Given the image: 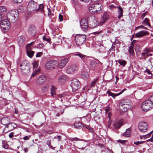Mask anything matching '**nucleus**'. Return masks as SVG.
<instances>
[{
	"label": "nucleus",
	"mask_w": 153,
	"mask_h": 153,
	"mask_svg": "<svg viewBox=\"0 0 153 153\" xmlns=\"http://www.w3.org/2000/svg\"><path fill=\"white\" fill-rule=\"evenodd\" d=\"M39 71L38 69L37 71H36V69H35L34 72L32 74L31 76V78L34 77L38 73Z\"/></svg>",
	"instance_id": "obj_47"
},
{
	"label": "nucleus",
	"mask_w": 153,
	"mask_h": 153,
	"mask_svg": "<svg viewBox=\"0 0 153 153\" xmlns=\"http://www.w3.org/2000/svg\"><path fill=\"white\" fill-rule=\"evenodd\" d=\"M126 140H118V142H120V143H124L125 142H126Z\"/></svg>",
	"instance_id": "obj_59"
},
{
	"label": "nucleus",
	"mask_w": 153,
	"mask_h": 153,
	"mask_svg": "<svg viewBox=\"0 0 153 153\" xmlns=\"http://www.w3.org/2000/svg\"><path fill=\"white\" fill-rule=\"evenodd\" d=\"M123 135L126 137H129L130 135V129L129 128L126 129V131L124 133Z\"/></svg>",
	"instance_id": "obj_34"
},
{
	"label": "nucleus",
	"mask_w": 153,
	"mask_h": 153,
	"mask_svg": "<svg viewBox=\"0 0 153 153\" xmlns=\"http://www.w3.org/2000/svg\"><path fill=\"white\" fill-rule=\"evenodd\" d=\"M42 39L43 40L46 41L48 42H49L50 41V39L47 38L45 36L43 37Z\"/></svg>",
	"instance_id": "obj_50"
},
{
	"label": "nucleus",
	"mask_w": 153,
	"mask_h": 153,
	"mask_svg": "<svg viewBox=\"0 0 153 153\" xmlns=\"http://www.w3.org/2000/svg\"><path fill=\"white\" fill-rule=\"evenodd\" d=\"M46 80V77L44 75H41L38 78L36 82L37 84L41 85Z\"/></svg>",
	"instance_id": "obj_17"
},
{
	"label": "nucleus",
	"mask_w": 153,
	"mask_h": 153,
	"mask_svg": "<svg viewBox=\"0 0 153 153\" xmlns=\"http://www.w3.org/2000/svg\"><path fill=\"white\" fill-rule=\"evenodd\" d=\"M126 90V89H123L122 91H121V92L118 93V94H114V93H113V94H112V95H111V97L114 99L115 97L117 96H119V95H120V94H122L124 91H125Z\"/></svg>",
	"instance_id": "obj_37"
},
{
	"label": "nucleus",
	"mask_w": 153,
	"mask_h": 153,
	"mask_svg": "<svg viewBox=\"0 0 153 153\" xmlns=\"http://www.w3.org/2000/svg\"><path fill=\"white\" fill-rule=\"evenodd\" d=\"M94 4H92L90 5L89 7V10L91 13H95L94 11Z\"/></svg>",
	"instance_id": "obj_36"
},
{
	"label": "nucleus",
	"mask_w": 153,
	"mask_h": 153,
	"mask_svg": "<svg viewBox=\"0 0 153 153\" xmlns=\"http://www.w3.org/2000/svg\"><path fill=\"white\" fill-rule=\"evenodd\" d=\"M6 11V8L4 6H0V12H5Z\"/></svg>",
	"instance_id": "obj_41"
},
{
	"label": "nucleus",
	"mask_w": 153,
	"mask_h": 153,
	"mask_svg": "<svg viewBox=\"0 0 153 153\" xmlns=\"http://www.w3.org/2000/svg\"><path fill=\"white\" fill-rule=\"evenodd\" d=\"M71 86L72 88V91H75L80 88V85L79 81L77 79H75L71 81Z\"/></svg>",
	"instance_id": "obj_10"
},
{
	"label": "nucleus",
	"mask_w": 153,
	"mask_h": 153,
	"mask_svg": "<svg viewBox=\"0 0 153 153\" xmlns=\"http://www.w3.org/2000/svg\"><path fill=\"white\" fill-rule=\"evenodd\" d=\"M70 140L71 142H74V143H75V142H74V141H78L80 140L84 141H85V140L84 139H81L76 137L74 138H71Z\"/></svg>",
	"instance_id": "obj_35"
},
{
	"label": "nucleus",
	"mask_w": 153,
	"mask_h": 153,
	"mask_svg": "<svg viewBox=\"0 0 153 153\" xmlns=\"http://www.w3.org/2000/svg\"><path fill=\"white\" fill-rule=\"evenodd\" d=\"M131 102L130 101L127 99H123L121 100L119 104V108L121 110H122L123 107L124 109V111L126 110L127 109V107L126 105H129Z\"/></svg>",
	"instance_id": "obj_12"
},
{
	"label": "nucleus",
	"mask_w": 153,
	"mask_h": 153,
	"mask_svg": "<svg viewBox=\"0 0 153 153\" xmlns=\"http://www.w3.org/2000/svg\"><path fill=\"white\" fill-rule=\"evenodd\" d=\"M56 88L55 86L53 85L51 86L50 88L51 94L53 97H56Z\"/></svg>",
	"instance_id": "obj_24"
},
{
	"label": "nucleus",
	"mask_w": 153,
	"mask_h": 153,
	"mask_svg": "<svg viewBox=\"0 0 153 153\" xmlns=\"http://www.w3.org/2000/svg\"><path fill=\"white\" fill-rule=\"evenodd\" d=\"M38 6H39V7L38 9H36V11H39L42 13L44 12L43 8L44 6L43 4H41L40 5H38Z\"/></svg>",
	"instance_id": "obj_28"
},
{
	"label": "nucleus",
	"mask_w": 153,
	"mask_h": 153,
	"mask_svg": "<svg viewBox=\"0 0 153 153\" xmlns=\"http://www.w3.org/2000/svg\"><path fill=\"white\" fill-rule=\"evenodd\" d=\"M87 64L88 65L89 68L94 70L100 67L102 63L98 59L88 57L86 59Z\"/></svg>",
	"instance_id": "obj_1"
},
{
	"label": "nucleus",
	"mask_w": 153,
	"mask_h": 153,
	"mask_svg": "<svg viewBox=\"0 0 153 153\" xmlns=\"http://www.w3.org/2000/svg\"><path fill=\"white\" fill-rule=\"evenodd\" d=\"M30 137V136H26L23 137V139L25 140H27L29 139Z\"/></svg>",
	"instance_id": "obj_55"
},
{
	"label": "nucleus",
	"mask_w": 153,
	"mask_h": 153,
	"mask_svg": "<svg viewBox=\"0 0 153 153\" xmlns=\"http://www.w3.org/2000/svg\"><path fill=\"white\" fill-rule=\"evenodd\" d=\"M59 19L60 21H62L63 19V16L61 14H60L59 15Z\"/></svg>",
	"instance_id": "obj_56"
},
{
	"label": "nucleus",
	"mask_w": 153,
	"mask_h": 153,
	"mask_svg": "<svg viewBox=\"0 0 153 153\" xmlns=\"http://www.w3.org/2000/svg\"><path fill=\"white\" fill-rule=\"evenodd\" d=\"M98 79L96 78L94 79L91 83L90 87H94L96 83L98 82Z\"/></svg>",
	"instance_id": "obj_32"
},
{
	"label": "nucleus",
	"mask_w": 153,
	"mask_h": 153,
	"mask_svg": "<svg viewBox=\"0 0 153 153\" xmlns=\"http://www.w3.org/2000/svg\"><path fill=\"white\" fill-rule=\"evenodd\" d=\"M28 33L30 34H34L36 32V29L33 25H30L29 26L28 30Z\"/></svg>",
	"instance_id": "obj_18"
},
{
	"label": "nucleus",
	"mask_w": 153,
	"mask_h": 153,
	"mask_svg": "<svg viewBox=\"0 0 153 153\" xmlns=\"http://www.w3.org/2000/svg\"><path fill=\"white\" fill-rule=\"evenodd\" d=\"M10 23L9 20L5 19L4 16L0 14V27L4 32L7 31L10 28Z\"/></svg>",
	"instance_id": "obj_2"
},
{
	"label": "nucleus",
	"mask_w": 153,
	"mask_h": 153,
	"mask_svg": "<svg viewBox=\"0 0 153 153\" xmlns=\"http://www.w3.org/2000/svg\"><path fill=\"white\" fill-rule=\"evenodd\" d=\"M68 79L67 76L65 75H62L59 76L58 81L60 83H63L66 81Z\"/></svg>",
	"instance_id": "obj_20"
},
{
	"label": "nucleus",
	"mask_w": 153,
	"mask_h": 153,
	"mask_svg": "<svg viewBox=\"0 0 153 153\" xmlns=\"http://www.w3.org/2000/svg\"><path fill=\"white\" fill-rule=\"evenodd\" d=\"M49 88V85H46L42 88V91L43 92L45 93L48 90Z\"/></svg>",
	"instance_id": "obj_33"
},
{
	"label": "nucleus",
	"mask_w": 153,
	"mask_h": 153,
	"mask_svg": "<svg viewBox=\"0 0 153 153\" xmlns=\"http://www.w3.org/2000/svg\"><path fill=\"white\" fill-rule=\"evenodd\" d=\"M144 142V141H137L134 142V143L136 145H138L140 144H142Z\"/></svg>",
	"instance_id": "obj_49"
},
{
	"label": "nucleus",
	"mask_w": 153,
	"mask_h": 153,
	"mask_svg": "<svg viewBox=\"0 0 153 153\" xmlns=\"http://www.w3.org/2000/svg\"><path fill=\"white\" fill-rule=\"evenodd\" d=\"M68 62V59L67 58H65L62 59L59 62H57L56 66L59 68H62L65 66Z\"/></svg>",
	"instance_id": "obj_14"
},
{
	"label": "nucleus",
	"mask_w": 153,
	"mask_h": 153,
	"mask_svg": "<svg viewBox=\"0 0 153 153\" xmlns=\"http://www.w3.org/2000/svg\"><path fill=\"white\" fill-rule=\"evenodd\" d=\"M109 18V15L107 12L104 13L100 23V25H102L104 24Z\"/></svg>",
	"instance_id": "obj_16"
},
{
	"label": "nucleus",
	"mask_w": 153,
	"mask_h": 153,
	"mask_svg": "<svg viewBox=\"0 0 153 153\" xmlns=\"http://www.w3.org/2000/svg\"><path fill=\"white\" fill-rule=\"evenodd\" d=\"M34 52L31 50L29 51V52L27 51V55L30 58H32L33 56Z\"/></svg>",
	"instance_id": "obj_38"
},
{
	"label": "nucleus",
	"mask_w": 153,
	"mask_h": 153,
	"mask_svg": "<svg viewBox=\"0 0 153 153\" xmlns=\"http://www.w3.org/2000/svg\"><path fill=\"white\" fill-rule=\"evenodd\" d=\"M80 27L83 31H86L89 29V26L85 19H82L80 21Z\"/></svg>",
	"instance_id": "obj_11"
},
{
	"label": "nucleus",
	"mask_w": 153,
	"mask_h": 153,
	"mask_svg": "<svg viewBox=\"0 0 153 153\" xmlns=\"http://www.w3.org/2000/svg\"><path fill=\"white\" fill-rule=\"evenodd\" d=\"M26 51H28V52H29V51L31 50L30 44H28L26 46Z\"/></svg>",
	"instance_id": "obj_46"
},
{
	"label": "nucleus",
	"mask_w": 153,
	"mask_h": 153,
	"mask_svg": "<svg viewBox=\"0 0 153 153\" xmlns=\"http://www.w3.org/2000/svg\"><path fill=\"white\" fill-rule=\"evenodd\" d=\"M21 72L24 74H27L30 71L29 64L26 61H22L20 65Z\"/></svg>",
	"instance_id": "obj_5"
},
{
	"label": "nucleus",
	"mask_w": 153,
	"mask_h": 153,
	"mask_svg": "<svg viewBox=\"0 0 153 153\" xmlns=\"http://www.w3.org/2000/svg\"><path fill=\"white\" fill-rule=\"evenodd\" d=\"M3 147L4 149H6L8 148V145L6 143H4L3 145Z\"/></svg>",
	"instance_id": "obj_57"
},
{
	"label": "nucleus",
	"mask_w": 153,
	"mask_h": 153,
	"mask_svg": "<svg viewBox=\"0 0 153 153\" xmlns=\"http://www.w3.org/2000/svg\"><path fill=\"white\" fill-rule=\"evenodd\" d=\"M54 139H58V140L59 141H61V136L57 135L54 138Z\"/></svg>",
	"instance_id": "obj_48"
},
{
	"label": "nucleus",
	"mask_w": 153,
	"mask_h": 153,
	"mask_svg": "<svg viewBox=\"0 0 153 153\" xmlns=\"http://www.w3.org/2000/svg\"><path fill=\"white\" fill-rule=\"evenodd\" d=\"M47 143L49 147H51L52 148H53V147L51 145V141L50 140L47 141Z\"/></svg>",
	"instance_id": "obj_52"
},
{
	"label": "nucleus",
	"mask_w": 153,
	"mask_h": 153,
	"mask_svg": "<svg viewBox=\"0 0 153 153\" xmlns=\"http://www.w3.org/2000/svg\"><path fill=\"white\" fill-rule=\"evenodd\" d=\"M109 8L111 9H112L113 8L115 7V6L111 4L109 6Z\"/></svg>",
	"instance_id": "obj_61"
},
{
	"label": "nucleus",
	"mask_w": 153,
	"mask_h": 153,
	"mask_svg": "<svg viewBox=\"0 0 153 153\" xmlns=\"http://www.w3.org/2000/svg\"><path fill=\"white\" fill-rule=\"evenodd\" d=\"M118 62L121 65H122L123 66H124L126 63V62L124 60H123V61L121 60H118Z\"/></svg>",
	"instance_id": "obj_40"
},
{
	"label": "nucleus",
	"mask_w": 153,
	"mask_h": 153,
	"mask_svg": "<svg viewBox=\"0 0 153 153\" xmlns=\"http://www.w3.org/2000/svg\"><path fill=\"white\" fill-rule=\"evenodd\" d=\"M118 18L120 19L121 17L123 16V9L120 6L118 7Z\"/></svg>",
	"instance_id": "obj_25"
},
{
	"label": "nucleus",
	"mask_w": 153,
	"mask_h": 153,
	"mask_svg": "<svg viewBox=\"0 0 153 153\" xmlns=\"http://www.w3.org/2000/svg\"><path fill=\"white\" fill-rule=\"evenodd\" d=\"M9 118L7 117H4L2 118L1 120V124L4 125L6 126V127L8 128L10 126H13V128H16L17 125L14 123H10Z\"/></svg>",
	"instance_id": "obj_9"
},
{
	"label": "nucleus",
	"mask_w": 153,
	"mask_h": 153,
	"mask_svg": "<svg viewBox=\"0 0 153 153\" xmlns=\"http://www.w3.org/2000/svg\"><path fill=\"white\" fill-rule=\"evenodd\" d=\"M12 2L15 4H19L22 3L23 0H12Z\"/></svg>",
	"instance_id": "obj_44"
},
{
	"label": "nucleus",
	"mask_w": 153,
	"mask_h": 153,
	"mask_svg": "<svg viewBox=\"0 0 153 153\" xmlns=\"http://www.w3.org/2000/svg\"><path fill=\"white\" fill-rule=\"evenodd\" d=\"M66 96L65 93H63L62 94H59L57 95L58 100L62 101H63V99L65 98Z\"/></svg>",
	"instance_id": "obj_29"
},
{
	"label": "nucleus",
	"mask_w": 153,
	"mask_h": 153,
	"mask_svg": "<svg viewBox=\"0 0 153 153\" xmlns=\"http://www.w3.org/2000/svg\"><path fill=\"white\" fill-rule=\"evenodd\" d=\"M75 128L78 129H80L82 127V125L81 123L79 122H76L74 125Z\"/></svg>",
	"instance_id": "obj_31"
},
{
	"label": "nucleus",
	"mask_w": 153,
	"mask_h": 153,
	"mask_svg": "<svg viewBox=\"0 0 153 153\" xmlns=\"http://www.w3.org/2000/svg\"><path fill=\"white\" fill-rule=\"evenodd\" d=\"M57 61L56 60H49L48 61L45 65V68L47 70H51L55 68L57 65Z\"/></svg>",
	"instance_id": "obj_7"
},
{
	"label": "nucleus",
	"mask_w": 153,
	"mask_h": 153,
	"mask_svg": "<svg viewBox=\"0 0 153 153\" xmlns=\"http://www.w3.org/2000/svg\"><path fill=\"white\" fill-rule=\"evenodd\" d=\"M84 127L88 129H90V127L89 126L86 125Z\"/></svg>",
	"instance_id": "obj_64"
},
{
	"label": "nucleus",
	"mask_w": 153,
	"mask_h": 153,
	"mask_svg": "<svg viewBox=\"0 0 153 153\" xmlns=\"http://www.w3.org/2000/svg\"><path fill=\"white\" fill-rule=\"evenodd\" d=\"M94 4L95 8L94 11H95V13L100 10L102 7V5L100 4L96 3Z\"/></svg>",
	"instance_id": "obj_22"
},
{
	"label": "nucleus",
	"mask_w": 153,
	"mask_h": 153,
	"mask_svg": "<svg viewBox=\"0 0 153 153\" xmlns=\"http://www.w3.org/2000/svg\"><path fill=\"white\" fill-rule=\"evenodd\" d=\"M54 43L55 44L59 43L61 42V39L59 38H55L54 39Z\"/></svg>",
	"instance_id": "obj_43"
},
{
	"label": "nucleus",
	"mask_w": 153,
	"mask_h": 153,
	"mask_svg": "<svg viewBox=\"0 0 153 153\" xmlns=\"http://www.w3.org/2000/svg\"><path fill=\"white\" fill-rule=\"evenodd\" d=\"M129 52L130 54L132 56H134V45L132 43L131 45L130 46L129 48Z\"/></svg>",
	"instance_id": "obj_30"
},
{
	"label": "nucleus",
	"mask_w": 153,
	"mask_h": 153,
	"mask_svg": "<svg viewBox=\"0 0 153 153\" xmlns=\"http://www.w3.org/2000/svg\"><path fill=\"white\" fill-rule=\"evenodd\" d=\"M138 128L141 132H145L147 130L148 127L146 123L142 121L139 123Z\"/></svg>",
	"instance_id": "obj_13"
},
{
	"label": "nucleus",
	"mask_w": 153,
	"mask_h": 153,
	"mask_svg": "<svg viewBox=\"0 0 153 153\" xmlns=\"http://www.w3.org/2000/svg\"><path fill=\"white\" fill-rule=\"evenodd\" d=\"M48 15L49 16L50 15V16H51V10L50 9H48Z\"/></svg>",
	"instance_id": "obj_62"
},
{
	"label": "nucleus",
	"mask_w": 153,
	"mask_h": 153,
	"mask_svg": "<svg viewBox=\"0 0 153 153\" xmlns=\"http://www.w3.org/2000/svg\"><path fill=\"white\" fill-rule=\"evenodd\" d=\"M152 51L149 48H146L144 50V52L148 54V53H150Z\"/></svg>",
	"instance_id": "obj_45"
},
{
	"label": "nucleus",
	"mask_w": 153,
	"mask_h": 153,
	"mask_svg": "<svg viewBox=\"0 0 153 153\" xmlns=\"http://www.w3.org/2000/svg\"><path fill=\"white\" fill-rule=\"evenodd\" d=\"M19 13L16 10H10L7 13V16L9 19H10L13 21H15L19 16Z\"/></svg>",
	"instance_id": "obj_4"
},
{
	"label": "nucleus",
	"mask_w": 153,
	"mask_h": 153,
	"mask_svg": "<svg viewBox=\"0 0 153 153\" xmlns=\"http://www.w3.org/2000/svg\"><path fill=\"white\" fill-rule=\"evenodd\" d=\"M38 63L37 62H35L33 64V67L34 68H36L38 66Z\"/></svg>",
	"instance_id": "obj_51"
},
{
	"label": "nucleus",
	"mask_w": 153,
	"mask_h": 153,
	"mask_svg": "<svg viewBox=\"0 0 153 153\" xmlns=\"http://www.w3.org/2000/svg\"><path fill=\"white\" fill-rule=\"evenodd\" d=\"M42 54V53L41 52L38 53L36 55V57H39Z\"/></svg>",
	"instance_id": "obj_58"
},
{
	"label": "nucleus",
	"mask_w": 153,
	"mask_h": 153,
	"mask_svg": "<svg viewBox=\"0 0 153 153\" xmlns=\"http://www.w3.org/2000/svg\"><path fill=\"white\" fill-rule=\"evenodd\" d=\"M75 56H78L80 58L83 62H85V59H87V58L88 56L84 55V54H82V53H79L77 52L75 54Z\"/></svg>",
	"instance_id": "obj_23"
},
{
	"label": "nucleus",
	"mask_w": 153,
	"mask_h": 153,
	"mask_svg": "<svg viewBox=\"0 0 153 153\" xmlns=\"http://www.w3.org/2000/svg\"><path fill=\"white\" fill-rule=\"evenodd\" d=\"M141 107L143 111L145 112L153 108V96L150 97L148 100L143 102Z\"/></svg>",
	"instance_id": "obj_3"
},
{
	"label": "nucleus",
	"mask_w": 153,
	"mask_h": 153,
	"mask_svg": "<svg viewBox=\"0 0 153 153\" xmlns=\"http://www.w3.org/2000/svg\"><path fill=\"white\" fill-rule=\"evenodd\" d=\"M13 132H11V133H10L9 135V137L10 138H12L13 136Z\"/></svg>",
	"instance_id": "obj_60"
},
{
	"label": "nucleus",
	"mask_w": 153,
	"mask_h": 153,
	"mask_svg": "<svg viewBox=\"0 0 153 153\" xmlns=\"http://www.w3.org/2000/svg\"><path fill=\"white\" fill-rule=\"evenodd\" d=\"M82 78L84 79H86L88 77V74L86 71H82L81 74Z\"/></svg>",
	"instance_id": "obj_26"
},
{
	"label": "nucleus",
	"mask_w": 153,
	"mask_h": 153,
	"mask_svg": "<svg viewBox=\"0 0 153 153\" xmlns=\"http://www.w3.org/2000/svg\"><path fill=\"white\" fill-rule=\"evenodd\" d=\"M78 69L77 66L75 65H72L68 66L67 68L66 72L69 74H71L74 73Z\"/></svg>",
	"instance_id": "obj_15"
},
{
	"label": "nucleus",
	"mask_w": 153,
	"mask_h": 153,
	"mask_svg": "<svg viewBox=\"0 0 153 153\" xmlns=\"http://www.w3.org/2000/svg\"><path fill=\"white\" fill-rule=\"evenodd\" d=\"M38 7L37 3L34 1L33 0H31L28 2L27 7V10L30 12L36 11Z\"/></svg>",
	"instance_id": "obj_8"
},
{
	"label": "nucleus",
	"mask_w": 153,
	"mask_h": 153,
	"mask_svg": "<svg viewBox=\"0 0 153 153\" xmlns=\"http://www.w3.org/2000/svg\"><path fill=\"white\" fill-rule=\"evenodd\" d=\"M142 27L144 29H147L146 27H144V26H143L142 25L138 27ZM137 28H138V27H137Z\"/></svg>",
	"instance_id": "obj_63"
},
{
	"label": "nucleus",
	"mask_w": 153,
	"mask_h": 153,
	"mask_svg": "<svg viewBox=\"0 0 153 153\" xmlns=\"http://www.w3.org/2000/svg\"><path fill=\"white\" fill-rule=\"evenodd\" d=\"M122 125V122L120 121L114 122L113 124V126L116 128H119Z\"/></svg>",
	"instance_id": "obj_27"
},
{
	"label": "nucleus",
	"mask_w": 153,
	"mask_h": 153,
	"mask_svg": "<svg viewBox=\"0 0 153 153\" xmlns=\"http://www.w3.org/2000/svg\"><path fill=\"white\" fill-rule=\"evenodd\" d=\"M86 36L85 34H77L75 39L76 44L78 45H82L85 40Z\"/></svg>",
	"instance_id": "obj_6"
},
{
	"label": "nucleus",
	"mask_w": 153,
	"mask_h": 153,
	"mask_svg": "<svg viewBox=\"0 0 153 153\" xmlns=\"http://www.w3.org/2000/svg\"><path fill=\"white\" fill-rule=\"evenodd\" d=\"M148 32L146 30H142L135 34V37H141L143 36L147 35Z\"/></svg>",
	"instance_id": "obj_21"
},
{
	"label": "nucleus",
	"mask_w": 153,
	"mask_h": 153,
	"mask_svg": "<svg viewBox=\"0 0 153 153\" xmlns=\"http://www.w3.org/2000/svg\"><path fill=\"white\" fill-rule=\"evenodd\" d=\"M152 132V131L150 132L149 134H146V135L143 136V137H144V138H146V137H150V135L151 134V133Z\"/></svg>",
	"instance_id": "obj_54"
},
{
	"label": "nucleus",
	"mask_w": 153,
	"mask_h": 153,
	"mask_svg": "<svg viewBox=\"0 0 153 153\" xmlns=\"http://www.w3.org/2000/svg\"><path fill=\"white\" fill-rule=\"evenodd\" d=\"M18 43L20 46H22L24 45L25 43V38L23 36L19 37L18 39Z\"/></svg>",
	"instance_id": "obj_19"
},
{
	"label": "nucleus",
	"mask_w": 153,
	"mask_h": 153,
	"mask_svg": "<svg viewBox=\"0 0 153 153\" xmlns=\"http://www.w3.org/2000/svg\"><path fill=\"white\" fill-rule=\"evenodd\" d=\"M106 93L108 95V96H111L112 94H113V93L109 91H108L106 92Z\"/></svg>",
	"instance_id": "obj_53"
},
{
	"label": "nucleus",
	"mask_w": 153,
	"mask_h": 153,
	"mask_svg": "<svg viewBox=\"0 0 153 153\" xmlns=\"http://www.w3.org/2000/svg\"><path fill=\"white\" fill-rule=\"evenodd\" d=\"M143 22L144 24L147 25L148 26H150V24L149 22V19L147 18H145V19L143 21Z\"/></svg>",
	"instance_id": "obj_42"
},
{
	"label": "nucleus",
	"mask_w": 153,
	"mask_h": 153,
	"mask_svg": "<svg viewBox=\"0 0 153 153\" xmlns=\"http://www.w3.org/2000/svg\"><path fill=\"white\" fill-rule=\"evenodd\" d=\"M141 58L142 59H145L148 56V54L145 53L144 52L141 53Z\"/></svg>",
	"instance_id": "obj_39"
}]
</instances>
